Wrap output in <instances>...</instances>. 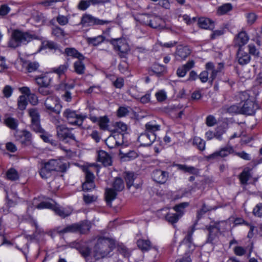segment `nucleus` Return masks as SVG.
<instances>
[{
    "instance_id": "62",
    "label": "nucleus",
    "mask_w": 262,
    "mask_h": 262,
    "mask_svg": "<svg viewBox=\"0 0 262 262\" xmlns=\"http://www.w3.org/2000/svg\"><path fill=\"white\" fill-rule=\"evenodd\" d=\"M234 252L237 256H243L246 253V250L241 246H236L234 248Z\"/></svg>"
},
{
    "instance_id": "15",
    "label": "nucleus",
    "mask_w": 262,
    "mask_h": 262,
    "mask_svg": "<svg viewBox=\"0 0 262 262\" xmlns=\"http://www.w3.org/2000/svg\"><path fill=\"white\" fill-rule=\"evenodd\" d=\"M152 178L153 180L158 183H165L168 178V172L160 169H155L152 172Z\"/></svg>"
},
{
    "instance_id": "45",
    "label": "nucleus",
    "mask_w": 262,
    "mask_h": 262,
    "mask_svg": "<svg viewBox=\"0 0 262 262\" xmlns=\"http://www.w3.org/2000/svg\"><path fill=\"white\" fill-rule=\"evenodd\" d=\"M109 120L106 116H103L99 118L98 124L100 128L103 130H106L108 127Z\"/></svg>"
},
{
    "instance_id": "43",
    "label": "nucleus",
    "mask_w": 262,
    "mask_h": 262,
    "mask_svg": "<svg viewBox=\"0 0 262 262\" xmlns=\"http://www.w3.org/2000/svg\"><path fill=\"white\" fill-rule=\"evenodd\" d=\"M104 38L105 37L103 36L99 35L97 37L89 38L88 41L89 43L96 46L102 42Z\"/></svg>"
},
{
    "instance_id": "44",
    "label": "nucleus",
    "mask_w": 262,
    "mask_h": 262,
    "mask_svg": "<svg viewBox=\"0 0 262 262\" xmlns=\"http://www.w3.org/2000/svg\"><path fill=\"white\" fill-rule=\"evenodd\" d=\"M188 206V203H182L176 205L173 207V209L176 211L177 214H181V217H182L184 213L185 208Z\"/></svg>"
},
{
    "instance_id": "42",
    "label": "nucleus",
    "mask_w": 262,
    "mask_h": 262,
    "mask_svg": "<svg viewBox=\"0 0 262 262\" xmlns=\"http://www.w3.org/2000/svg\"><path fill=\"white\" fill-rule=\"evenodd\" d=\"M162 21V20L160 17H154L152 18V19H150L148 25L149 26L153 28H160L161 23Z\"/></svg>"
},
{
    "instance_id": "22",
    "label": "nucleus",
    "mask_w": 262,
    "mask_h": 262,
    "mask_svg": "<svg viewBox=\"0 0 262 262\" xmlns=\"http://www.w3.org/2000/svg\"><path fill=\"white\" fill-rule=\"evenodd\" d=\"M249 40V37L244 31H242L238 34L235 38V45L239 48L242 47L247 43Z\"/></svg>"
},
{
    "instance_id": "19",
    "label": "nucleus",
    "mask_w": 262,
    "mask_h": 262,
    "mask_svg": "<svg viewBox=\"0 0 262 262\" xmlns=\"http://www.w3.org/2000/svg\"><path fill=\"white\" fill-rule=\"evenodd\" d=\"M190 50L187 47L180 46L177 48L175 57L177 60H184L190 54Z\"/></svg>"
},
{
    "instance_id": "28",
    "label": "nucleus",
    "mask_w": 262,
    "mask_h": 262,
    "mask_svg": "<svg viewBox=\"0 0 262 262\" xmlns=\"http://www.w3.org/2000/svg\"><path fill=\"white\" fill-rule=\"evenodd\" d=\"M83 60H78L73 64L74 72L79 75H82L85 73V67L82 62Z\"/></svg>"
},
{
    "instance_id": "12",
    "label": "nucleus",
    "mask_w": 262,
    "mask_h": 262,
    "mask_svg": "<svg viewBox=\"0 0 262 262\" xmlns=\"http://www.w3.org/2000/svg\"><path fill=\"white\" fill-rule=\"evenodd\" d=\"M156 134H149L144 132L141 133L138 137V141L142 146H148L151 145L156 140Z\"/></svg>"
},
{
    "instance_id": "57",
    "label": "nucleus",
    "mask_w": 262,
    "mask_h": 262,
    "mask_svg": "<svg viewBox=\"0 0 262 262\" xmlns=\"http://www.w3.org/2000/svg\"><path fill=\"white\" fill-rule=\"evenodd\" d=\"M224 64L223 63H219V68L217 69H214L211 71V74L210 75V78L211 80L213 81L216 77L217 73L220 72L221 70L223 69Z\"/></svg>"
},
{
    "instance_id": "56",
    "label": "nucleus",
    "mask_w": 262,
    "mask_h": 262,
    "mask_svg": "<svg viewBox=\"0 0 262 262\" xmlns=\"http://www.w3.org/2000/svg\"><path fill=\"white\" fill-rule=\"evenodd\" d=\"M97 197L95 195L84 194L83 196L84 202L86 204H91L96 201Z\"/></svg>"
},
{
    "instance_id": "31",
    "label": "nucleus",
    "mask_w": 262,
    "mask_h": 262,
    "mask_svg": "<svg viewBox=\"0 0 262 262\" xmlns=\"http://www.w3.org/2000/svg\"><path fill=\"white\" fill-rule=\"evenodd\" d=\"M180 217H181V214H177L176 213H169L165 216L166 220L172 224L177 223Z\"/></svg>"
},
{
    "instance_id": "39",
    "label": "nucleus",
    "mask_w": 262,
    "mask_h": 262,
    "mask_svg": "<svg viewBox=\"0 0 262 262\" xmlns=\"http://www.w3.org/2000/svg\"><path fill=\"white\" fill-rule=\"evenodd\" d=\"M29 116L31 118V121L40 120V115L38 110L36 108H32L28 110Z\"/></svg>"
},
{
    "instance_id": "5",
    "label": "nucleus",
    "mask_w": 262,
    "mask_h": 262,
    "mask_svg": "<svg viewBox=\"0 0 262 262\" xmlns=\"http://www.w3.org/2000/svg\"><path fill=\"white\" fill-rule=\"evenodd\" d=\"M63 116L66 119V120L69 124L79 126L82 125L84 120L86 118V116L77 114L75 111L70 108H67L64 111Z\"/></svg>"
},
{
    "instance_id": "60",
    "label": "nucleus",
    "mask_w": 262,
    "mask_h": 262,
    "mask_svg": "<svg viewBox=\"0 0 262 262\" xmlns=\"http://www.w3.org/2000/svg\"><path fill=\"white\" fill-rule=\"evenodd\" d=\"M129 113V111L127 107H120L117 111V115L119 117H122L126 116Z\"/></svg>"
},
{
    "instance_id": "33",
    "label": "nucleus",
    "mask_w": 262,
    "mask_h": 262,
    "mask_svg": "<svg viewBox=\"0 0 262 262\" xmlns=\"http://www.w3.org/2000/svg\"><path fill=\"white\" fill-rule=\"evenodd\" d=\"M125 180L126 183L127 187L129 189L133 185L135 180V175L133 172H126L125 173Z\"/></svg>"
},
{
    "instance_id": "61",
    "label": "nucleus",
    "mask_w": 262,
    "mask_h": 262,
    "mask_svg": "<svg viewBox=\"0 0 262 262\" xmlns=\"http://www.w3.org/2000/svg\"><path fill=\"white\" fill-rule=\"evenodd\" d=\"M38 92L44 96L48 95L51 94V91L49 86H39L38 89Z\"/></svg>"
},
{
    "instance_id": "54",
    "label": "nucleus",
    "mask_w": 262,
    "mask_h": 262,
    "mask_svg": "<svg viewBox=\"0 0 262 262\" xmlns=\"http://www.w3.org/2000/svg\"><path fill=\"white\" fill-rule=\"evenodd\" d=\"M42 43L45 48H49L51 50H56L58 48L57 45L53 41L44 40L42 41Z\"/></svg>"
},
{
    "instance_id": "50",
    "label": "nucleus",
    "mask_w": 262,
    "mask_h": 262,
    "mask_svg": "<svg viewBox=\"0 0 262 262\" xmlns=\"http://www.w3.org/2000/svg\"><path fill=\"white\" fill-rule=\"evenodd\" d=\"M6 125L12 129H15L17 126V121L13 118H8L5 120Z\"/></svg>"
},
{
    "instance_id": "6",
    "label": "nucleus",
    "mask_w": 262,
    "mask_h": 262,
    "mask_svg": "<svg viewBox=\"0 0 262 262\" xmlns=\"http://www.w3.org/2000/svg\"><path fill=\"white\" fill-rule=\"evenodd\" d=\"M56 129L57 136L60 140L66 142H68L69 140H72L78 142L73 133V129L72 128H69L65 125L61 124L56 125Z\"/></svg>"
},
{
    "instance_id": "51",
    "label": "nucleus",
    "mask_w": 262,
    "mask_h": 262,
    "mask_svg": "<svg viewBox=\"0 0 262 262\" xmlns=\"http://www.w3.org/2000/svg\"><path fill=\"white\" fill-rule=\"evenodd\" d=\"M155 96L158 102H162L167 98L166 93L164 90H160L155 94Z\"/></svg>"
},
{
    "instance_id": "23",
    "label": "nucleus",
    "mask_w": 262,
    "mask_h": 262,
    "mask_svg": "<svg viewBox=\"0 0 262 262\" xmlns=\"http://www.w3.org/2000/svg\"><path fill=\"white\" fill-rule=\"evenodd\" d=\"M198 24L202 29L212 30L214 28V22L208 18H199Z\"/></svg>"
},
{
    "instance_id": "13",
    "label": "nucleus",
    "mask_w": 262,
    "mask_h": 262,
    "mask_svg": "<svg viewBox=\"0 0 262 262\" xmlns=\"http://www.w3.org/2000/svg\"><path fill=\"white\" fill-rule=\"evenodd\" d=\"M258 108V105L254 100L248 101L241 105L242 114L247 115H254Z\"/></svg>"
},
{
    "instance_id": "30",
    "label": "nucleus",
    "mask_w": 262,
    "mask_h": 262,
    "mask_svg": "<svg viewBox=\"0 0 262 262\" xmlns=\"http://www.w3.org/2000/svg\"><path fill=\"white\" fill-rule=\"evenodd\" d=\"M51 34L57 38H63L66 36L64 30L57 26L52 28Z\"/></svg>"
},
{
    "instance_id": "29",
    "label": "nucleus",
    "mask_w": 262,
    "mask_h": 262,
    "mask_svg": "<svg viewBox=\"0 0 262 262\" xmlns=\"http://www.w3.org/2000/svg\"><path fill=\"white\" fill-rule=\"evenodd\" d=\"M145 132L149 134H155V132L159 130L160 125L157 124L155 122H149L145 124Z\"/></svg>"
},
{
    "instance_id": "14",
    "label": "nucleus",
    "mask_w": 262,
    "mask_h": 262,
    "mask_svg": "<svg viewBox=\"0 0 262 262\" xmlns=\"http://www.w3.org/2000/svg\"><path fill=\"white\" fill-rule=\"evenodd\" d=\"M208 231L207 243H213L217 238L218 233L220 231L219 224L215 223L213 225H208L206 227Z\"/></svg>"
},
{
    "instance_id": "17",
    "label": "nucleus",
    "mask_w": 262,
    "mask_h": 262,
    "mask_svg": "<svg viewBox=\"0 0 262 262\" xmlns=\"http://www.w3.org/2000/svg\"><path fill=\"white\" fill-rule=\"evenodd\" d=\"M82 226L79 224H73L68 225L63 229H60L58 227L57 229V231L59 234H64L67 233H75L80 232L82 233Z\"/></svg>"
},
{
    "instance_id": "1",
    "label": "nucleus",
    "mask_w": 262,
    "mask_h": 262,
    "mask_svg": "<svg viewBox=\"0 0 262 262\" xmlns=\"http://www.w3.org/2000/svg\"><path fill=\"white\" fill-rule=\"evenodd\" d=\"M93 251L88 247H82L80 253L86 262H95L97 260L106 257L115 247L114 239L100 237L93 241Z\"/></svg>"
},
{
    "instance_id": "58",
    "label": "nucleus",
    "mask_w": 262,
    "mask_h": 262,
    "mask_svg": "<svg viewBox=\"0 0 262 262\" xmlns=\"http://www.w3.org/2000/svg\"><path fill=\"white\" fill-rule=\"evenodd\" d=\"M227 111L230 113L242 114L241 105H233L228 108Z\"/></svg>"
},
{
    "instance_id": "25",
    "label": "nucleus",
    "mask_w": 262,
    "mask_h": 262,
    "mask_svg": "<svg viewBox=\"0 0 262 262\" xmlns=\"http://www.w3.org/2000/svg\"><path fill=\"white\" fill-rule=\"evenodd\" d=\"M17 138L22 144H28L30 143L32 136L29 132L24 130L19 133Z\"/></svg>"
},
{
    "instance_id": "32",
    "label": "nucleus",
    "mask_w": 262,
    "mask_h": 262,
    "mask_svg": "<svg viewBox=\"0 0 262 262\" xmlns=\"http://www.w3.org/2000/svg\"><path fill=\"white\" fill-rule=\"evenodd\" d=\"M7 178L11 181H15L19 179V174L16 169L11 168L6 173Z\"/></svg>"
},
{
    "instance_id": "21",
    "label": "nucleus",
    "mask_w": 262,
    "mask_h": 262,
    "mask_svg": "<svg viewBox=\"0 0 262 262\" xmlns=\"http://www.w3.org/2000/svg\"><path fill=\"white\" fill-rule=\"evenodd\" d=\"M52 80V77L48 74H42L36 77L35 81L39 86H49Z\"/></svg>"
},
{
    "instance_id": "3",
    "label": "nucleus",
    "mask_w": 262,
    "mask_h": 262,
    "mask_svg": "<svg viewBox=\"0 0 262 262\" xmlns=\"http://www.w3.org/2000/svg\"><path fill=\"white\" fill-rule=\"evenodd\" d=\"M36 208L40 209L44 208L51 209L53 210L56 214L63 218L70 215L71 214L70 211L65 210L52 200H51L50 201L41 202L36 205Z\"/></svg>"
},
{
    "instance_id": "41",
    "label": "nucleus",
    "mask_w": 262,
    "mask_h": 262,
    "mask_svg": "<svg viewBox=\"0 0 262 262\" xmlns=\"http://www.w3.org/2000/svg\"><path fill=\"white\" fill-rule=\"evenodd\" d=\"M68 67V64L65 63L64 64L59 66L57 68H52V71L53 72L57 74L58 75H61L64 74L67 71Z\"/></svg>"
},
{
    "instance_id": "46",
    "label": "nucleus",
    "mask_w": 262,
    "mask_h": 262,
    "mask_svg": "<svg viewBox=\"0 0 262 262\" xmlns=\"http://www.w3.org/2000/svg\"><path fill=\"white\" fill-rule=\"evenodd\" d=\"M39 173L41 177L43 179H47L51 177L52 175V172L49 170L46 167H45L42 164L41 167L39 171Z\"/></svg>"
},
{
    "instance_id": "4",
    "label": "nucleus",
    "mask_w": 262,
    "mask_h": 262,
    "mask_svg": "<svg viewBox=\"0 0 262 262\" xmlns=\"http://www.w3.org/2000/svg\"><path fill=\"white\" fill-rule=\"evenodd\" d=\"M113 189L107 188L105 190V200L108 205L111 204L113 200L115 199L117 195V191H121L124 188V182L120 178H116L113 183Z\"/></svg>"
},
{
    "instance_id": "9",
    "label": "nucleus",
    "mask_w": 262,
    "mask_h": 262,
    "mask_svg": "<svg viewBox=\"0 0 262 262\" xmlns=\"http://www.w3.org/2000/svg\"><path fill=\"white\" fill-rule=\"evenodd\" d=\"M42 164L52 172L54 171L64 172L69 167L67 163L56 160H51Z\"/></svg>"
},
{
    "instance_id": "64",
    "label": "nucleus",
    "mask_w": 262,
    "mask_h": 262,
    "mask_svg": "<svg viewBox=\"0 0 262 262\" xmlns=\"http://www.w3.org/2000/svg\"><path fill=\"white\" fill-rule=\"evenodd\" d=\"M116 129L118 132L123 133L127 130V126L125 123L119 122L116 123Z\"/></svg>"
},
{
    "instance_id": "11",
    "label": "nucleus",
    "mask_w": 262,
    "mask_h": 262,
    "mask_svg": "<svg viewBox=\"0 0 262 262\" xmlns=\"http://www.w3.org/2000/svg\"><path fill=\"white\" fill-rule=\"evenodd\" d=\"M123 134H115L114 135L110 136L105 140V144L110 148H113L117 146H119L123 143Z\"/></svg>"
},
{
    "instance_id": "2",
    "label": "nucleus",
    "mask_w": 262,
    "mask_h": 262,
    "mask_svg": "<svg viewBox=\"0 0 262 262\" xmlns=\"http://www.w3.org/2000/svg\"><path fill=\"white\" fill-rule=\"evenodd\" d=\"M33 39L42 40V37L28 32L15 30L12 32L8 46L10 48H16L23 45H27Z\"/></svg>"
},
{
    "instance_id": "20",
    "label": "nucleus",
    "mask_w": 262,
    "mask_h": 262,
    "mask_svg": "<svg viewBox=\"0 0 262 262\" xmlns=\"http://www.w3.org/2000/svg\"><path fill=\"white\" fill-rule=\"evenodd\" d=\"M97 160L99 162H101L105 166L112 165V161L111 157L104 150H100L98 152Z\"/></svg>"
},
{
    "instance_id": "34",
    "label": "nucleus",
    "mask_w": 262,
    "mask_h": 262,
    "mask_svg": "<svg viewBox=\"0 0 262 262\" xmlns=\"http://www.w3.org/2000/svg\"><path fill=\"white\" fill-rule=\"evenodd\" d=\"M215 209V208L207 206L206 205L204 204L202 206V208L198 210L197 212V219L200 220L205 213H206L208 211L214 210Z\"/></svg>"
},
{
    "instance_id": "16",
    "label": "nucleus",
    "mask_w": 262,
    "mask_h": 262,
    "mask_svg": "<svg viewBox=\"0 0 262 262\" xmlns=\"http://www.w3.org/2000/svg\"><path fill=\"white\" fill-rule=\"evenodd\" d=\"M194 230L191 229L189 230L187 236L182 242L180 247L184 248H188V252H191L193 251L195 248V245L192 243V236Z\"/></svg>"
},
{
    "instance_id": "40",
    "label": "nucleus",
    "mask_w": 262,
    "mask_h": 262,
    "mask_svg": "<svg viewBox=\"0 0 262 262\" xmlns=\"http://www.w3.org/2000/svg\"><path fill=\"white\" fill-rule=\"evenodd\" d=\"M28 104L27 98L25 96H20L17 100L18 108L20 110H24L26 109Z\"/></svg>"
},
{
    "instance_id": "59",
    "label": "nucleus",
    "mask_w": 262,
    "mask_h": 262,
    "mask_svg": "<svg viewBox=\"0 0 262 262\" xmlns=\"http://www.w3.org/2000/svg\"><path fill=\"white\" fill-rule=\"evenodd\" d=\"M152 90L148 91L146 93L140 98V102L142 103H147L150 101V96Z\"/></svg>"
},
{
    "instance_id": "52",
    "label": "nucleus",
    "mask_w": 262,
    "mask_h": 262,
    "mask_svg": "<svg viewBox=\"0 0 262 262\" xmlns=\"http://www.w3.org/2000/svg\"><path fill=\"white\" fill-rule=\"evenodd\" d=\"M11 11V8L7 4H3L0 6V16L4 17Z\"/></svg>"
},
{
    "instance_id": "48",
    "label": "nucleus",
    "mask_w": 262,
    "mask_h": 262,
    "mask_svg": "<svg viewBox=\"0 0 262 262\" xmlns=\"http://www.w3.org/2000/svg\"><path fill=\"white\" fill-rule=\"evenodd\" d=\"M239 98L241 101V103L247 102L248 101H253V98L252 96H250L248 92H242L239 94Z\"/></svg>"
},
{
    "instance_id": "7",
    "label": "nucleus",
    "mask_w": 262,
    "mask_h": 262,
    "mask_svg": "<svg viewBox=\"0 0 262 262\" xmlns=\"http://www.w3.org/2000/svg\"><path fill=\"white\" fill-rule=\"evenodd\" d=\"M111 21L107 20H102L96 18L88 14H84L81 17L80 25L83 27H89L93 25H104L108 24Z\"/></svg>"
},
{
    "instance_id": "24",
    "label": "nucleus",
    "mask_w": 262,
    "mask_h": 262,
    "mask_svg": "<svg viewBox=\"0 0 262 262\" xmlns=\"http://www.w3.org/2000/svg\"><path fill=\"white\" fill-rule=\"evenodd\" d=\"M64 53L67 56L77 58L78 60H84L85 59V57L74 48H66Z\"/></svg>"
},
{
    "instance_id": "8",
    "label": "nucleus",
    "mask_w": 262,
    "mask_h": 262,
    "mask_svg": "<svg viewBox=\"0 0 262 262\" xmlns=\"http://www.w3.org/2000/svg\"><path fill=\"white\" fill-rule=\"evenodd\" d=\"M110 42L114 46V49L120 52L119 56L123 57L129 51L128 45L124 38H113Z\"/></svg>"
},
{
    "instance_id": "47",
    "label": "nucleus",
    "mask_w": 262,
    "mask_h": 262,
    "mask_svg": "<svg viewBox=\"0 0 262 262\" xmlns=\"http://www.w3.org/2000/svg\"><path fill=\"white\" fill-rule=\"evenodd\" d=\"M31 128L36 133H42L43 131L40 124V120L31 121Z\"/></svg>"
},
{
    "instance_id": "37",
    "label": "nucleus",
    "mask_w": 262,
    "mask_h": 262,
    "mask_svg": "<svg viewBox=\"0 0 262 262\" xmlns=\"http://www.w3.org/2000/svg\"><path fill=\"white\" fill-rule=\"evenodd\" d=\"M70 15L64 16L62 14H58L56 18V21L60 26H66L69 24Z\"/></svg>"
},
{
    "instance_id": "27",
    "label": "nucleus",
    "mask_w": 262,
    "mask_h": 262,
    "mask_svg": "<svg viewBox=\"0 0 262 262\" xmlns=\"http://www.w3.org/2000/svg\"><path fill=\"white\" fill-rule=\"evenodd\" d=\"M137 244L138 248L143 252L149 250L152 247L151 242L148 239H139Z\"/></svg>"
},
{
    "instance_id": "35",
    "label": "nucleus",
    "mask_w": 262,
    "mask_h": 262,
    "mask_svg": "<svg viewBox=\"0 0 262 262\" xmlns=\"http://www.w3.org/2000/svg\"><path fill=\"white\" fill-rule=\"evenodd\" d=\"M193 144L200 150H204L205 148V142L198 137H195L193 140Z\"/></svg>"
},
{
    "instance_id": "55",
    "label": "nucleus",
    "mask_w": 262,
    "mask_h": 262,
    "mask_svg": "<svg viewBox=\"0 0 262 262\" xmlns=\"http://www.w3.org/2000/svg\"><path fill=\"white\" fill-rule=\"evenodd\" d=\"M95 185L94 182H91L89 181H85L82 184V189L84 191H91L94 189Z\"/></svg>"
},
{
    "instance_id": "36",
    "label": "nucleus",
    "mask_w": 262,
    "mask_h": 262,
    "mask_svg": "<svg viewBox=\"0 0 262 262\" xmlns=\"http://www.w3.org/2000/svg\"><path fill=\"white\" fill-rule=\"evenodd\" d=\"M232 9V6L231 4L227 3L219 7L217 9V13L220 15H223Z\"/></svg>"
},
{
    "instance_id": "63",
    "label": "nucleus",
    "mask_w": 262,
    "mask_h": 262,
    "mask_svg": "<svg viewBox=\"0 0 262 262\" xmlns=\"http://www.w3.org/2000/svg\"><path fill=\"white\" fill-rule=\"evenodd\" d=\"M90 5L89 0L81 1L78 5V8L83 11L86 10Z\"/></svg>"
},
{
    "instance_id": "53",
    "label": "nucleus",
    "mask_w": 262,
    "mask_h": 262,
    "mask_svg": "<svg viewBox=\"0 0 262 262\" xmlns=\"http://www.w3.org/2000/svg\"><path fill=\"white\" fill-rule=\"evenodd\" d=\"M225 133L226 129L224 128L219 127L214 133L215 138L219 140H222L223 139V135Z\"/></svg>"
},
{
    "instance_id": "49",
    "label": "nucleus",
    "mask_w": 262,
    "mask_h": 262,
    "mask_svg": "<svg viewBox=\"0 0 262 262\" xmlns=\"http://www.w3.org/2000/svg\"><path fill=\"white\" fill-rule=\"evenodd\" d=\"M250 177V174L248 171L244 170L239 176V179L242 184H247L248 181Z\"/></svg>"
},
{
    "instance_id": "10",
    "label": "nucleus",
    "mask_w": 262,
    "mask_h": 262,
    "mask_svg": "<svg viewBox=\"0 0 262 262\" xmlns=\"http://www.w3.org/2000/svg\"><path fill=\"white\" fill-rule=\"evenodd\" d=\"M45 105L46 108L51 112L59 114L61 111V106L58 99L56 97H48L45 101Z\"/></svg>"
},
{
    "instance_id": "38",
    "label": "nucleus",
    "mask_w": 262,
    "mask_h": 262,
    "mask_svg": "<svg viewBox=\"0 0 262 262\" xmlns=\"http://www.w3.org/2000/svg\"><path fill=\"white\" fill-rule=\"evenodd\" d=\"M233 152V148L231 146L225 147L217 151L218 156L221 157H225Z\"/></svg>"
},
{
    "instance_id": "18",
    "label": "nucleus",
    "mask_w": 262,
    "mask_h": 262,
    "mask_svg": "<svg viewBox=\"0 0 262 262\" xmlns=\"http://www.w3.org/2000/svg\"><path fill=\"white\" fill-rule=\"evenodd\" d=\"M236 56L238 62L241 65L248 63L251 59L250 56L244 51L243 47L239 48Z\"/></svg>"
},
{
    "instance_id": "26",
    "label": "nucleus",
    "mask_w": 262,
    "mask_h": 262,
    "mask_svg": "<svg viewBox=\"0 0 262 262\" xmlns=\"http://www.w3.org/2000/svg\"><path fill=\"white\" fill-rule=\"evenodd\" d=\"M176 166L179 170L184 172H187L189 174L196 175L199 173L198 169L193 166H187L184 164H177Z\"/></svg>"
}]
</instances>
